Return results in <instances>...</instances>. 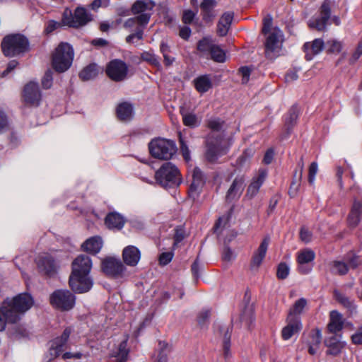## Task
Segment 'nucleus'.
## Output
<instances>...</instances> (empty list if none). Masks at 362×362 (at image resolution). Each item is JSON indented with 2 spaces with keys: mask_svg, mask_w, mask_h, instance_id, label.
<instances>
[{
  "mask_svg": "<svg viewBox=\"0 0 362 362\" xmlns=\"http://www.w3.org/2000/svg\"><path fill=\"white\" fill-rule=\"evenodd\" d=\"M33 305V298L28 293L19 294L12 299L6 298L0 305V332L5 329L7 322L19 321Z\"/></svg>",
  "mask_w": 362,
  "mask_h": 362,
  "instance_id": "obj_1",
  "label": "nucleus"
},
{
  "mask_svg": "<svg viewBox=\"0 0 362 362\" xmlns=\"http://www.w3.org/2000/svg\"><path fill=\"white\" fill-rule=\"evenodd\" d=\"M224 122L218 117H211L207 122L208 127L211 130L206 139V158L211 162L215 161L221 155L227 151V141L221 130Z\"/></svg>",
  "mask_w": 362,
  "mask_h": 362,
  "instance_id": "obj_2",
  "label": "nucleus"
},
{
  "mask_svg": "<svg viewBox=\"0 0 362 362\" xmlns=\"http://www.w3.org/2000/svg\"><path fill=\"white\" fill-rule=\"evenodd\" d=\"M272 19H264L262 33L266 35L265 54L269 59H273L277 55L283 41L281 30L272 28Z\"/></svg>",
  "mask_w": 362,
  "mask_h": 362,
  "instance_id": "obj_3",
  "label": "nucleus"
},
{
  "mask_svg": "<svg viewBox=\"0 0 362 362\" xmlns=\"http://www.w3.org/2000/svg\"><path fill=\"white\" fill-rule=\"evenodd\" d=\"M2 51L6 57H14L28 50L29 42L21 34L6 35L1 42Z\"/></svg>",
  "mask_w": 362,
  "mask_h": 362,
  "instance_id": "obj_4",
  "label": "nucleus"
},
{
  "mask_svg": "<svg viewBox=\"0 0 362 362\" xmlns=\"http://www.w3.org/2000/svg\"><path fill=\"white\" fill-rule=\"evenodd\" d=\"M156 182L163 187L178 186L182 182L178 168L170 162L164 163L155 173Z\"/></svg>",
  "mask_w": 362,
  "mask_h": 362,
  "instance_id": "obj_5",
  "label": "nucleus"
},
{
  "mask_svg": "<svg viewBox=\"0 0 362 362\" xmlns=\"http://www.w3.org/2000/svg\"><path fill=\"white\" fill-rule=\"evenodd\" d=\"M151 155L157 159L170 160L175 154L177 146L173 140L157 138L148 144Z\"/></svg>",
  "mask_w": 362,
  "mask_h": 362,
  "instance_id": "obj_6",
  "label": "nucleus"
},
{
  "mask_svg": "<svg viewBox=\"0 0 362 362\" xmlns=\"http://www.w3.org/2000/svg\"><path fill=\"white\" fill-rule=\"evenodd\" d=\"M74 59V50L69 44L60 43L52 56V66L57 72H64L71 65Z\"/></svg>",
  "mask_w": 362,
  "mask_h": 362,
  "instance_id": "obj_7",
  "label": "nucleus"
},
{
  "mask_svg": "<svg viewBox=\"0 0 362 362\" xmlns=\"http://www.w3.org/2000/svg\"><path fill=\"white\" fill-rule=\"evenodd\" d=\"M92 20L91 15L83 7H78L74 14L69 9H66L63 13L62 23L65 25L79 28L85 25Z\"/></svg>",
  "mask_w": 362,
  "mask_h": 362,
  "instance_id": "obj_8",
  "label": "nucleus"
},
{
  "mask_svg": "<svg viewBox=\"0 0 362 362\" xmlns=\"http://www.w3.org/2000/svg\"><path fill=\"white\" fill-rule=\"evenodd\" d=\"M102 269L107 276L117 279H124L130 275L121 260L115 257L105 258L102 262Z\"/></svg>",
  "mask_w": 362,
  "mask_h": 362,
  "instance_id": "obj_9",
  "label": "nucleus"
},
{
  "mask_svg": "<svg viewBox=\"0 0 362 362\" xmlns=\"http://www.w3.org/2000/svg\"><path fill=\"white\" fill-rule=\"evenodd\" d=\"M51 305L61 310L72 309L76 303L75 296L68 290H57L49 297Z\"/></svg>",
  "mask_w": 362,
  "mask_h": 362,
  "instance_id": "obj_10",
  "label": "nucleus"
},
{
  "mask_svg": "<svg viewBox=\"0 0 362 362\" xmlns=\"http://www.w3.org/2000/svg\"><path fill=\"white\" fill-rule=\"evenodd\" d=\"M69 286L76 293H83L89 291L93 285L92 278L89 274L71 273L69 276Z\"/></svg>",
  "mask_w": 362,
  "mask_h": 362,
  "instance_id": "obj_11",
  "label": "nucleus"
},
{
  "mask_svg": "<svg viewBox=\"0 0 362 362\" xmlns=\"http://www.w3.org/2000/svg\"><path fill=\"white\" fill-rule=\"evenodd\" d=\"M330 13L331 1L329 0H325L320 7V16L310 19L308 26L310 28H314L319 31L325 30L327 22L330 18Z\"/></svg>",
  "mask_w": 362,
  "mask_h": 362,
  "instance_id": "obj_12",
  "label": "nucleus"
},
{
  "mask_svg": "<svg viewBox=\"0 0 362 362\" xmlns=\"http://www.w3.org/2000/svg\"><path fill=\"white\" fill-rule=\"evenodd\" d=\"M128 66L120 59L112 60L107 66V75L115 81H121L126 78Z\"/></svg>",
  "mask_w": 362,
  "mask_h": 362,
  "instance_id": "obj_13",
  "label": "nucleus"
},
{
  "mask_svg": "<svg viewBox=\"0 0 362 362\" xmlns=\"http://www.w3.org/2000/svg\"><path fill=\"white\" fill-rule=\"evenodd\" d=\"M362 214V193L354 198L350 212L347 216V224L349 228H356L360 223Z\"/></svg>",
  "mask_w": 362,
  "mask_h": 362,
  "instance_id": "obj_14",
  "label": "nucleus"
},
{
  "mask_svg": "<svg viewBox=\"0 0 362 362\" xmlns=\"http://www.w3.org/2000/svg\"><path fill=\"white\" fill-rule=\"evenodd\" d=\"M315 257V253L309 248H305L298 252L297 262L298 264V271L303 274H308L312 267L308 265Z\"/></svg>",
  "mask_w": 362,
  "mask_h": 362,
  "instance_id": "obj_15",
  "label": "nucleus"
},
{
  "mask_svg": "<svg viewBox=\"0 0 362 362\" xmlns=\"http://www.w3.org/2000/svg\"><path fill=\"white\" fill-rule=\"evenodd\" d=\"M23 95L26 103L38 106L41 100V93L38 84L33 81L28 83L24 88Z\"/></svg>",
  "mask_w": 362,
  "mask_h": 362,
  "instance_id": "obj_16",
  "label": "nucleus"
},
{
  "mask_svg": "<svg viewBox=\"0 0 362 362\" xmlns=\"http://www.w3.org/2000/svg\"><path fill=\"white\" fill-rule=\"evenodd\" d=\"M267 177V170L264 168L259 169L257 175L252 178L251 182L248 185L245 197L249 199L254 198L259 192V190L264 182Z\"/></svg>",
  "mask_w": 362,
  "mask_h": 362,
  "instance_id": "obj_17",
  "label": "nucleus"
},
{
  "mask_svg": "<svg viewBox=\"0 0 362 362\" xmlns=\"http://www.w3.org/2000/svg\"><path fill=\"white\" fill-rule=\"evenodd\" d=\"M245 187V177L243 175H238L235 177L231 185H230L226 199L228 202H232L238 199Z\"/></svg>",
  "mask_w": 362,
  "mask_h": 362,
  "instance_id": "obj_18",
  "label": "nucleus"
},
{
  "mask_svg": "<svg viewBox=\"0 0 362 362\" xmlns=\"http://www.w3.org/2000/svg\"><path fill=\"white\" fill-rule=\"evenodd\" d=\"M71 333V329L70 327H67L64 330L60 337L55 338L51 341L49 353H50L52 356L57 357L61 353H62Z\"/></svg>",
  "mask_w": 362,
  "mask_h": 362,
  "instance_id": "obj_19",
  "label": "nucleus"
},
{
  "mask_svg": "<svg viewBox=\"0 0 362 362\" xmlns=\"http://www.w3.org/2000/svg\"><path fill=\"white\" fill-rule=\"evenodd\" d=\"M37 264L39 269L48 276L54 274L58 267L54 258L48 254L39 256Z\"/></svg>",
  "mask_w": 362,
  "mask_h": 362,
  "instance_id": "obj_20",
  "label": "nucleus"
},
{
  "mask_svg": "<svg viewBox=\"0 0 362 362\" xmlns=\"http://www.w3.org/2000/svg\"><path fill=\"white\" fill-rule=\"evenodd\" d=\"M287 325L281 330V337L284 340L290 339L294 334L298 333L302 329L300 317H287Z\"/></svg>",
  "mask_w": 362,
  "mask_h": 362,
  "instance_id": "obj_21",
  "label": "nucleus"
},
{
  "mask_svg": "<svg viewBox=\"0 0 362 362\" xmlns=\"http://www.w3.org/2000/svg\"><path fill=\"white\" fill-rule=\"evenodd\" d=\"M91 268L90 258L87 255H81L73 261L71 273L90 274Z\"/></svg>",
  "mask_w": 362,
  "mask_h": 362,
  "instance_id": "obj_22",
  "label": "nucleus"
},
{
  "mask_svg": "<svg viewBox=\"0 0 362 362\" xmlns=\"http://www.w3.org/2000/svg\"><path fill=\"white\" fill-rule=\"evenodd\" d=\"M325 344L327 347L326 354L336 356L341 354L346 343L336 336H332L325 340Z\"/></svg>",
  "mask_w": 362,
  "mask_h": 362,
  "instance_id": "obj_23",
  "label": "nucleus"
},
{
  "mask_svg": "<svg viewBox=\"0 0 362 362\" xmlns=\"http://www.w3.org/2000/svg\"><path fill=\"white\" fill-rule=\"evenodd\" d=\"M325 47V43L322 39L317 38L312 42H305L303 45L305 58L307 60H312L313 57L320 54Z\"/></svg>",
  "mask_w": 362,
  "mask_h": 362,
  "instance_id": "obj_24",
  "label": "nucleus"
},
{
  "mask_svg": "<svg viewBox=\"0 0 362 362\" xmlns=\"http://www.w3.org/2000/svg\"><path fill=\"white\" fill-rule=\"evenodd\" d=\"M155 6V3L152 0H137L132 6L133 14L147 15L148 21L151 18V11Z\"/></svg>",
  "mask_w": 362,
  "mask_h": 362,
  "instance_id": "obj_25",
  "label": "nucleus"
},
{
  "mask_svg": "<svg viewBox=\"0 0 362 362\" xmlns=\"http://www.w3.org/2000/svg\"><path fill=\"white\" fill-rule=\"evenodd\" d=\"M122 258L126 264L134 267L140 260V250L134 245L127 246L122 251Z\"/></svg>",
  "mask_w": 362,
  "mask_h": 362,
  "instance_id": "obj_26",
  "label": "nucleus"
},
{
  "mask_svg": "<svg viewBox=\"0 0 362 362\" xmlns=\"http://www.w3.org/2000/svg\"><path fill=\"white\" fill-rule=\"evenodd\" d=\"M270 243V238L269 236H266L263 240L262 241L261 244L259 245L258 249L257 251L255 252L252 262H251V267L252 268H258L260 264H262L263 259L265 257L269 245Z\"/></svg>",
  "mask_w": 362,
  "mask_h": 362,
  "instance_id": "obj_27",
  "label": "nucleus"
},
{
  "mask_svg": "<svg viewBox=\"0 0 362 362\" xmlns=\"http://www.w3.org/2000/svg\"><path fill=\"white\" fill-rule=\"evenodd\" d=\"M217 5L216 0H203L200 4L201 14L205 22H211L216 16L214 10Z\"/></svg>",
  "mask_w": 362,
  "mask_h": 362,
  "instance_id": "obj_28",
  "label": "nucleus"
},
{
  "mask_svg": "<svg viewBox=\"0 0 362 362\" xmlns=\"http://www.w3.org/2000/svg\"><path fill=\"white\" fill-rule=\"evenodd\" d=\"M334 296L338 303L347 309L351 315L356 314L357 305H356L354 299L349 298L338 290L334 291Z\"/></svg>",
  "mask_w": 362,
  "mask_h": 362,
  "instance_id": "obj_29",
  "label": "nucleus"
},
{
  "mask_svg": "<svg viewBox=\"0 0 362 362\" xmlns=\"http://www.w3.org/2000/svg\"><path fill=\"white\" fill-rule=\"evenodd\" d=\"M204 179L201 170L194 168L192 171V181L189 187V194L194 198L198 195L199 190L204 185Z\"/></svg>",
  "mask_w": 362,
  "mask_h": 362,
  "instance_id": "obj_30",
  "label": "nucleus"
},
{
  "mask_svg": "<svg viewBox=\"0 0 362 362\" xmlns=\"http://www.w3.org/2000/svg\"><path fill=\"white\" fill-rule=\"evenodd\" d=\"M105 223L110 229L120 230L124 227L125 219L120 214L111 212L107 215Z\"/></svg>",
  "mask_w": 362,
  "mask_h": 362,
  "instance_id": "obj_31",
  "label": "nucleus"
},
{
  "mask_svg": "<svg viewBox=\"0 0 362 362\" xmlns=\"http://www.w3.org/2000/svg\"><path fill=\"white\" fill-rule=\"evenodd\" d=\"M322 341V333L319 329H313L307 341L308 352L311 355L317 354Z\"/></svg>",
  "mask_w": 362,
  "mask_h": 362,
  "instance_id": "obj_32",
  "label": "nucleus"
},
{
  "mask_svg": "<svg viewBox=\"0 0 362 362\" xmlns=\"http://www.w3.org/2000/svg\"><path fill=\"white\" fill-rule=\"evenodd\" d=\"M344 319L342 315L337 310H332L329 314L328 330L332 333H337L342 329Z\"/></svg>",
  "mask_w": 362,
  "mask_h": 362,
  "instance_id": "obj_33",
  "label": "nucleus"
},
{
  "mask_svg": "<svg viewBox=\"0 0 362 362\" xmlns=\"http://www.w3.org/2000/svg\"><path fill=\"white\" fill-rule=\"evenodd\" d=\"M103 247V240L99 236H93L86 240L82 245L84 251L90 254L98 253Z\"/></svg>",
  "mask_w": 362,
  "mask_h": 362,
  "instance_id": "obj_34",
  "label": "nucleus"
},
{
  "mask_svg": "<svg viewBox=\"0 0 362 362\" xmlns=\"http://www.w3.org/2000/svg\"><path fill=\"white\" fill-rule=\"evenodd\" d=\"M116 112L119 120L127 122L133 118L134 108L131 103L124 102L118 105Z\"/></svg>",
  "mask_w": 362,
  "mask_h": 362,
  "instance_id": "obj_35",
  "label": "nucleus"
},
{
  "mask_svg": "<svg viewBox=\"0 0 362 362\" xmlns=\"http://www.w3.org/2000/svg\"><path fill=\"white\" fill-rule=\"evenodd\" d=\"M148 23V16L139 15L134 18H128L124 23V28L129 31H134L136 27L145 28Z\"/></svg>",
  "mask_w": 362,
  "mask_h": 362,
  "instance_id": "obj_36",
  "label": "nucleus"
},
{
  "mask_svg": "<svg viewBox=\"0 0 362 362\" xmlns=\"http://www.w3.org/2000/svg\"><path fill=\"white\" fill-rule=\"evenodd\" d=\"M233 18V13L226 12L222 15L217 25V33L220 36H225L227 35Z\"/></svg>",
  "mask_w": 362,
  "mask_h": 362,
  "instance_id": "obj_37",
  "label": "nucleus"
},
{
  "mask_svg": "<svg viewBox=\"0 0 362 362\" xmlns=\"http://www.w3.org/2000/svg\"><path fill=\"white\" fill-rule=\"evenodd\" d=\"M196 90L200 93L207 92L212 87V80L209 75H202L194 80Z\"/></svg>",
  "mask_w": 362,
  "mask_h": 362,
  "instance_id": "obj_38",
  "label": "nucleus"
},
{
  "mask_svg": "<svg viewBox=\"0 0 362 362\" xmlns=\"http://www.w3.org/2000/svg\"><path fill=\"white\" fill-rule=\"evenodd\" d=\"M307 306L308 300L305 298H301L297 300L292 308H291L288 317L291 315V317H299L298 315L303 313Z\"/></svg>",
  "mask_w": 362,
  "mask_h": 362,
  "instance_id": "obj_39",
  "label": "nucleus"
},
{
  "mask_svg": "<svg viewBox=\"0 0 362 362\" xmlns=\"http://www.w3.org/2000/svg\"><path fill=\"white\" fill-rule=\"evenodd\" d=\"M299 108L297 105H293L289 110L285 117V126L287 129V134H289L290 129L296 124L298 117Z\"/></svg>",
  "mask_w": 362,
  "mask_h": 362,
  "instance_id": "obj_40",
  "label": "nucleus"
},
{
  "mask_svg": "<svg viewBox=\"0 0 362 362\" xmlns=\"http://www.w3.org/2000/svg\"><path fill=\"white\" fill-rule=\"evenodd\" d=\"M180 113L182 117L183 124L189 127L194 128L199 125V121L197 115L192 112H187L184 108H181Z\"/></svg>",
  "mask_w": 362,
  "mask_h": 362,
  "instance_id": "obj_41",
  "label": "nucleus"
},
{
  "mask_svg": "<svg viewBox=\"0 0 362 362\" xmlns=\"http://www.w3.org/2000/svg\"><path fill=\"white\" fill-rule=\"evenodd\" d=\"M216 45V44L214 42L211 38L204 37L202 40L199 41L197 44V49L203 55H208L210 54Z\"/></svg>",
  "mask_w": 362,
  "mask_h": 362,
  "instance_id": "obj_42",
  "label": "nucleus"
},
{
  "mask_svg": "<svg viewBox=\"0 0 362 362\" xmlns=\"http://www.w3.org/2000/svg\"><path fill=\"white\" fill-rule=\"evenodd\" d=\"M98 74V66L95 64H90L85 67L79 74L83 81H89L95 78Z\"/></svg>",
  "mask_w": 362,
  "mask_h": 362,
  "instance_id": "obj_43",
  "label": "nucleus"
},
{
  "mask_svg": "<svg viewBox=\"0 0 362 362\" xmlns=\"http://www.w3.org/2000/svg\"><path fill=\"white\" fill-rule=\"evenodd\" d=\"M221 332L223 333V354L226 358H228L230 356V334L229 333V329L228 327H223L221 329Z\"/></svg>",
  "mask_w": 362,
  "mask_h": 362,
  "instance_id": "obj_44",
  "label": "nucleus"
},
{
  "mask_svg": "<svg viewBox=\"0 0 362 362\" xmlns=\"http://www.w3.org/2000/svg\"><path fill=\"white\" fill-rule=\"evenodd\" d=\"M209 54L211 58L216 62L223 63L226 61V53L218 45L214 47Z\"/></svg>",
  "mask_w": 362,
  "mask_h": 362,
  "instance_id": "obj_45",
  "label": "nucleus"
},
{
  "mask_svg": "<svg viewBox=\"0 0 362 362\" xmlns=\"http://www.w3.org/2000/svg\"><path fill=\"white\" fill-rule=\"evenodd\" d=\"M325 48L329 53L338 54L341 51L342 43L334 39H330L325 43Z\"/></svg>",
  "mask_w": 362,
  "mask_h": 362,
  "instance_id": "obj_46",
  "label": "nucleus"
},
{
  "mask_svg": "<svg viewBox=\"0 0 362 362\" xmlns=\"http://www.w3.org/2000/svg\"><path fill=\"white\" fill-rule=\"evenodd\" d=\"M141 58L144 61L148 62L151 64H152L156 67H159L160 66L159 57L151 51L144 52L141 54Z\"/></svg>",
  "mask_w": 362,
  "mask_h": 362,
  "instance_id": "obj_47",
  "label": "nucleus"
},
{
  "mask_svg": "<svg viewBox=\"0 0 362 362\" xmlns=\"http://www.w3.org/2000/svg\"><path fill=\"white\" fill-rule=\"evenodd\" d=\"M332 271L334 274L344 275L347 273L348 267L344 262L340 261H335L333 262L332 263Z\"/></svg>",
  "mask_w": 362,
  "mask_h": 362,
  "instance_id": "obj_48",
  "label": "nucleus"
},
{
  "mask_svg": "<svg viewBox=\"0 0 362 362\" xmlns=\"http://www.w3.org/2000/svg\"><path fill=\"white\" fill-rule=\"evenodd\" d=\"M144 28L136 27V30H134V33L129 35L126 37L127 42H128V43H134L135 42V40H142L143 39V35H144Z\"/></svg>",
  "mask_w": 362,
  "mask_h": 362,
  "instance_id": "obj_49",
  "label": "nucleus"
},
{
  "mask_svg": "<svg viewBox=\"0 0 362 362\" xmlns=\"http://www.w3.org/2000/svg\"><path fill=\"white\" fill-rule=\"evenodd\" d=\"M289 267L284 262H281L277 267L276 276L279 279H285L289 274Z\"/></svg>",
  "mask_w": 362,
  "mask_h": 362,
  "instance_id": "obj_50",
  "label": "nucleus"
},
{
  "mask_svg": "<svg viewBox=\"0 0 362 362\" xmlns=\"http://www.w3.org/2000/svg\"><path fill=\"white\" fill-rule=\"evenodd\" d=\"M179 138L180 143V151L182 152V156L186 161H189L190 160V152L181 135V133H179Z\"/></svg>",
  "mask_w": 362,
  "mask_h": 362,
  "instance_id": "obj_51",
  "label": "nucleus"
},
{
  "mask_svg": "<svg viewBox=\"0 0 362 362\" xmlns=\"http://www.w3.org/2000/svg\"><path fill=\"white\" fill-rule=\"evenodd\" d=\"M318 170V165L316 162H313L309 167L308 182L313 185L315 180V175Z\"/></svg>",
  "mask_w": 362,
  "mask_h": 362,
  "instance_id": "obj_52",
  "label": "nucleus"
},
{
  "mask_svg": "<svg viewBox=\"0 0 362 362\" xmlns=\"http://www.w3.org/2000/svg\"><path fill=\"white\" fill-rule=\"evenodd\" d=\"M52 71L51 70L47 71L42 79L43 88L45 89L49 88L52 85Z\"/></svg>",
  "mask_w": 362,
  "mask_h": 362,
  "instance_id": "obj_53",
  "label": "nucleus"
},
{
  "mask_svg": "<svg viewBox=\"0 0 362 362\" xmlns=\"http://www.w3.org/2000/svg\"><path fill=\"white\" fill-rule=\"evenodd\" d=\"M300 240L305 243H308L313 240V234L308 230V228L305 227H302L300 231Z\"/></svg>",
  "mask_w": 362,
  "mask_h": 362,
  "instance_id": "obj_54",
  "label": "nucleus"
},
{
  "mask_svg": "<svg viewBox=\"0 0 362 362\" xmlns=\"http://www.w3.org/2000/svg\"><path fill=\"white\" fill-rule=\"evenodd\" d=\"M351 342L355 345H362V326L358 327L351 337Z\"/></svg>",
  "mask_w": 362,
  "mask_h": 362,
  "instance_id": "obj_55",
  "label": "nucleus"
},
{
  "mask_svg": "<svg viewBox=\"0 0 362 362\" xmlns=\"http://www.w3.org/2000/svg\"><path fill=\"white\" fill-rule=\"evenodd\" d=\"M127 339L123 340L119 346V356L121 357L122 361H124L127 359L129 351L127 349Z\"/></svg>",
  "mask_w": 362,
  "mask_h": 362,
  "instance_id": "obj_56",
  "label": "nucleus"
},
{
  "mask_svg": "<svg viewBox=\"0 0 362 362\" xmlns=\"http://www.w3.org/2000/svg\"><path fill=\"white\" fill-rule=\"evenodd\" d=\"M60 26L61 23L59 22L55 21L54 20H50L46 23L45 32L47 34H49L56 29L59 28Z\"/></svg>",
  "mask_w": 362,
  "mask_h": 362,
  "instance_id": "obj_57",
  "label": "nucleus"
},
{
  "mask_svg": "<svg viewBox=\"0 0 362 362\" xmlns=\"http://www.w3.org/2000/svg\"><path fill=\"white\" fill-rule=\"evenodd\" d=\"M235 257V255L230 248L228 247H224L222 253V258L224 261L230 262L234 259Z\"/></svg>",
  "mask_w": 362,
  "mask_h": 362,
  "instance_id": "obj_58",
  "label": "nucleus"
},
{
  "mask_svg": "<svg viewBox=\"0 0 362 362\" xmlns=\"http://www.w3.org/2000/svg\"><path fill=\"white\" fill-rule=\"evenodd\" d=\"M211 315V312L209 310H202L198 317V322L200 325H204L205 323L209 320Z\"/></svg>",
  "mask_w": 362,
  "mask_h": 362,
  "instance_id": "obj_59",
  "label": "nucleus"
},
{
  "mask_svg": "<svg viewBox=\"0 0 362 362\" xmlns=\"http://www.w3.org/2000/svg\"><path fill=\"white\" fill-rule=\"evenodd\" d=\"M173 254L170 252H163L160 255L159 262L161 265L168 264L173 259Z\"/></svg>",
  "mask_w": 362,
  "mask_h": 362,
  "instance_id": "obj_60",
  "label": "nucleus"
},
{
  "mask_svg": "<svg viewBox=\"0 0 362 362\" xmlns=\"http://www.w3.org/2000/svg\"><path fill=\"white\" fill-rule=\"evenodd\" d=\"M239 71L242 76V83H247L249 81V78H250V69L247 66H244V67H241Z\"/></svg>",
  "mask_w": 362,
  "mask_h": 362,
  "instance_id": "obj_61",
  "label": "nucleus"
},
{
  "mask_svg": "<svg viewBox=\"0 0 362 362\" xmlns=\"http://www.w3.org/2000/svg\"><path fill=\"white\" fill-rule=\"evenodd\" d=\"M195 16V13L191 10L185 11L182 16V21L185 24L191 23Z\"/></svg>",
  "mask_w": 362,
  "mask_h": 362,
  "instance_id": "obj_62",
  "label": "nucleus"
},
{
  "mask_svg": "<svg viewBox=\"0 0 362 362\" xmlns=\"http://www.w3.org/2000/svg\"><path fill=\"white\" fill-rule=\"evenodd\" d=\"M110 1L109 0H95L91 4V8L92 9L95 10L100 7H106L109 5Z\"/></svg>",
  "mask_w": 362,
  "mask_h": 362,
  "instance_id": "obj_63",
  "label": "nucleus"
},
{
  "mask_svg": "<svg viewBox=\"0 0 362 362\" xmlns=\"http://www.w3.org/2000/svg\"><path fill=\"white\" fill-rule=\"evenodd\" d=\"M362 54V40L358 43V47L351 58V62H356Z\"/></svg>",
  "mask_w": 362,
  "mask_h": 362,
  "instance_id": "obj_64",
  "label": "nucleus"
}]
</instances>
